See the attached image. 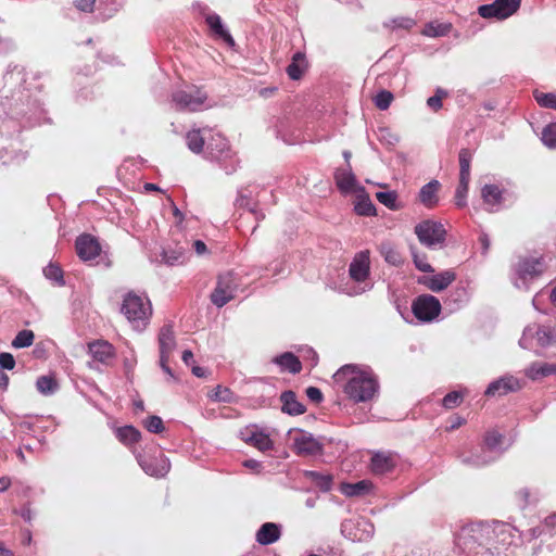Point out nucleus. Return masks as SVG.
Returning <instances> with one entry per match:
<instances>
[{"instance_id": "19", "label": "nucleus", "mask_w": 556, "mask_h": 556, "mask_svg": "<svg viewBox=\"0 0 556 556\" xmlns=\"http://www.w3.org/2000/svg\"><path fill=\"white\" fill-rule=\"evenodd\" d=\"M356 195V202L354 210L361 216H374L376 215V207L371 202L368 193L364 187H357L354 192Z\"/></svg>"}, {"instance_id": "18", "label": "nucleus", "mask_w": 556, "mask_h": 556, "mask_svg": "<svg viewBox=\"0 0 556 556\" xmlns=\"http://www.w3.org/2000/svg\"><path fill=\"white\" fill-rule=\"evenodd\" d=\"M334 180L338 189L343 193H354L357 187H361L356 182V178L351 170L348 168H338L334 173Z\"/></svg>"}, {"instance_id": "40", "label": "nucleus", "mask_w": 556, "mask_h": 556, "mask_svg": "<svg viewBox=\"0 0 556 556\" xmlns=\"http://www.w3.org/2000/svg\"><path fill=\"white\" fill-rule=\"evenodd\" d=\"M34 339L35 336L31 330H22L16 334V337L12 341V346L15 349L28 348L33 344Z\"/></svg>"}, {"instance_id": "37", "label": "nucleus", "mask_w": 556, "mask_h": 556, "mask_svg": "<svg viewBox=\"0 0 556 556\" xmlns=\"http://www.w3.org/2000/svg\"><path fill=\"white\" fill-rule=\"evenodd\" d=\"M186 141L188 148L193 153H201L203 151L204 147V138L201 136V132L199 129H192L187 132L186 135Z\"/></svg>"}, {"instance_id": "15", "label": "nucleus", "mask_w": 556, "mask_h": 556, "mask_svg": "<svg viewBox=\"0 0 556 556\" xmlns=\"http://www.w3.org/2000/svg\"><path fill=\"white\" fill-rule=\"evenodd\" d=\"M207 154L217 161L231 157V150L225 137L217 134L212 136L207 143Z\"/></svg>"}, {"instance_id": "45", "label": "nucleus", "mask_w": 556, "mask_h": 556, "mask_svg": "<svg viewBox=\"0 0 556 556\" xmlns=\"http://www.w3.org/2000/svg\"><path fill=\"white\" fill-rule=\"evenodd\" d=\"M393 101V94L388 90H381L374 99L375 105L379 110H387Z\"/></svg>"}, {"instance_id": "53", "label": "nucleus", "mask_w": 556, "mask_h": 556, "mask_svg": "<svg viewBox=\"0 0 556 556\" xmlns=\"http://www.w3.org/2000/svg\"><path fill=\"white\" fill-rule=\"evenodd\" d=\"M146 427L152 433H161L164 430L163 420L159 416H150L146 421Z\"/></svg>"}, {"instance_id": "57", "label": "nucleus", "mask_w": 556, "mask_h": 556, "mask_svg": "<svg viewBox=\"0 0 556 556\" xmlns=\"http://www.w3.org/2000/svg\"><path fill=\"white\" fill-rule=\"evenodd\" d=\"M96 0H75V7L84 12H92Z\"/></svg>"}, {"instance_id": "61", "label": "nucleus", "mask_w": 556, "mask_h": 556, "mask_svg": "<svg viewBox=\"0 0 556 556\" xmlns=\"http://www.w3.org/2000/svg\"><path fill=\"white\" fill-rule=\"evenodd\" d=\"M170 205L173 207V214L178 219V222H181L184 219L182 213L179 211V208L176 206L172 198H168Z\"/></svg>"}, {"instance_id": "34", "label": "nucleus", "mask_w": 556, "mask_h": 556, "mask_svg": "<svg viewBox=\"0 0 556 556\" xmlns=\"http://www.w3.org/2000/svg\"><path fill=\"white\" fill-rule=\"evenodd\" d=\"M451 29L452 24L450 23L431 22L425 26L422 35L427 37H443L446 36Z\"/></svg>"}, {"instance_id": "20", "label": "nucleus", "mask_w": 556, "mask_h": 556, "mask_svg": "<svg viewBox=\"0 0 556 556\" xmlns=\"http://www.w3.org/2000/svg\"><path fill=\"white\" fill-rule=\"evenodd\" d=\"M280 535V527L277 523L266 522L256 532V541L261 545H269L278 541Z\"/></svg>"}, {"instance_id": "17", "label": "nucleus", "mask_w": 556, "mask_h": 556, "mask_svg": "<svg viewBox=\"0 0 556 556\" xmlns=\"http://www.w3.org/2000/svg\"><path fill=\"white\" fill-rule=\"evenodd\" d=\"M456 275L453 270H444L431 277H426L422 283L433 292H440L446 289L454 280Z\"/></svg>"}, {"instance_id": "43", "label": "nucleus", "mask_w": 556, "mask_h": 556, "mask_svg": "<svg viewBox=\"0 0 556 556\" xmlns=\"http://www.w3.org/2000/svg\"><path fill=\"white\" fill-rule=\"evenodd\" d=\"M470 179L459 178V184L455 193V203L458 207L466 205V195L468 192V185Z\"/></svg>"}, {"instance_id": "33", "label": "nucleus", "mask_w": 556, "mask_h": 556, "mask_svg": "<svg viewBox=\"0 0 556 556\" xmlns=\"http://www.w3.org/2000/svg\"><path fill=\"white\" fill-rule=\"evenodd\" d=\"M482 199L485 204L494 206L502 202V191L495 185H485L481 191Z\"/></svg>"}, {"instance_id": "63", "label": "nucleus", "mask_w": 556, "mask_h": 556, "mask_svg": "<svg viewBox=\"0 0 556 556\" xmlns=\"http://www.w3.org/2000/svg\"><path fill=\"white\" fill-rule=\"evenodd\" d=\"M544 522L547 527H552V528L555 527L556 526V513L546 517Z\"/></svg>"}, {"instance_id": "25", "label": "nucleus", "mask_w": 556, "mask_h": 556, "mask_svg": "<svg viewBox=\"0 0 556 556\" xmlns=\"http://www.w3.org/2000/svg\"><path fill=\"white\" fill-rule=\"evenodd\" d=\"M306 68H307V62H306L305 54L302 52H296L293 55L291 63L287 66L286 71H287L288 76L291 79L296 80L302 77V75L304 74Z\"/></svg>"}, {"instance_id": "49", "label": "nucleus", "mask_w": 556, "mask_h": 556, "mask_svg": "<svg viewBox=\"0 0 556 556\" xmlns=\"http://www.w3.org/2000/svg\"><path fill=\"white\" fill-rule=\"evenodd\" d=\"M462 401H463L462 393H459L457 391H453V392L447 393L443 397V406L448 409L455 408L462 403Z\"/></svg>"}, {"instance_id": "44", "label": "nucleus", "mask_w": 556, "mask_h": 556, "mask_svg": "<svg viewBox=\"0 0 556 556\" xmlns=\"http://www.w3.org/2000/svg\"><path fill=\"white\" fill-rule=\"evenodd\" d=\"M542 141L549 148H556V123L549 124L543 129Z\"/></svg>"}, {"instance_id": "23", "label": "nucleus", "mask_w": 556, "mask_h": 556, "mask_svg": "<svg viewBox=\"0 0 556 556\" xmlns=\"http://www.w3.org/2000/svg\"><path fill=\"white\" fill-rule=\"evenodd\" d=\"M280 400L282 402V412L289 415H301L305 412V407L301 404L292 391H286L281 394Z\"/></svg>"}, {"instance_id": "58", "label": "nucleus", "mask_w": 556, "mask_h": 556, "mask_svg": "<svg viewBox=\"0 0 556 556\" xmlns=\"http://www.w3.org/2000/svg\"><path fill=\"white\" fill-rule=\"evenodd\" d=\"M168 361H169V357H167L166 355L165 356H160V365L162 367V369L170 377V378H175L174 377V374L172 371V369L168 367Z\"/></svg>"}, {"instance_id": "42", "label": "nucleus", "mask_w": 556, "mask_h": 556, "mask_svg": "<svg viewBox=\"0 0 556 556\" xmlns=\"http://www.w3.org/2000/svg\"><path fill=\"white\" fill-rule=\"evenodd\" d=\"M210 399L216 402L229 403L232 400V393L228 388L217 386L211 393Z\"/></svg>"}, {"instance_id": "3", "label": "nucleus", "mask_w": 556, "mask_h": 556, "mask_svg": "<svg viewBox=\"0 0 556 556\" xmlns=\"http://www.w3.org/2000/svg\"><path fill=\"white\" fill-rule=\"evenodd\" d=\"M121 311L138 330L146 328L152 316V305L149 299L134 292L125 295Z\"/></svg>"}, {"instance_id": "56", "label": "nucleus", "mask_w": 556, "mask_h": 556, "mask_svg": "<svg viewBox=\"0 0 556 556\" xmlns=\"http://www.w3.org/2000/svg\"><path fill=\"white\" fill-rule=\"evenodd\" d=\"M305 393L306 396L314 403H319L323 400V393L316 387H308Z\"/></svg>"}, {"instance_id": "7", "label": "nucleus", "mask_w": 556, "mask_h": 556, "mask_svg": "<svg viewBox=\"0 0 556 556\" xmlns=\"http://www.w3.org/2000/svg\"><path fill=\"white\" fill-rule=\"evenodd\" d=\"M237 282L233 274L220 275L216 288L211 294V300L216 306L222 307L235 298Z\"/></svg>"}, {"instance_id": "28", "label": "nucleus", "mask_w": 556, "mask_h": 556, "mask_svg": "<svg viewBox=\"0 0 556 556\" xmlns=\"http://www.w3.org/2000/svg\"><path fill=\"white\" fill-rule=\"evenodd\" d=\"M142 469L152 477H164L169 470L166 459H151L140 462Z\"/></svg>"}, {"instance_id": "12", "label": "nucleus", "mask_w": 556, "mask_h": 556, "mask_svg": "<svg viewBox=\"0 0 556 556\" xmlns=\"http://www.w3.org/2000/svg\"><path fill=\"white\" fill-rule=\"evenodd\" d=\"M520 389L521 384L517 378L513 376H505L491 382L485 390V395L502 396L508 394L509 392H516Z\"/></svg>"}, {"instance_id": "32", "label": "nucleus", "mask_w": 556, "mask_h": 556, "mask_svg": "<svg viewBox=\"0 0 556 556\" xmlns=\"http://www.w3.org/2000/svg\"><path fill=\"white\" fill-rule=\"evenodd\" d=\"M162 260L169 266L181 265L186 261L185 249L181 247L164 249L162 252Z\"/></svg>"}, {"instance_id": "41", "label": "nucleus", "mask_w": 556, "mask_h": 556, "mask_svg": "<svg viewBox=\"0 0 556 556\" xmlns=\"http://www.w3.org/2000/svg\"><path fill=\"white\" fill-rule=\"evenodd\" d=\"M377 200L390 210H397V193L395 191H380L376 193Z\"/></svg>"}, {"instance_id": "64", "label": "nucleus", "mask_w": 556, "mask_h": 556, "mask_svg": "<svg viewBox=\"0 0 556 556\" xmlns=\"http://www.w3.org/2000/svg\"><path fill=\"white\" fill-rule=\"evenodd\" d=\"M0 556H14L11 549H8L0 541Z\"/></svg>"}, {"instance_id": "27", "label": "nucleus", "mask_w": 556, "mask_h": 556, "mask_svg": "<svg viewBox=\"0 0 556 556\" xmlns=\"http://www.w3.org/2000/svg\"><path fill=\"white\" fill-rule=\"evenodd\" d=\"M440 184L438 180H432L425 185L419 192L420 202L427 207H433L438 203V190Z\"/></svg>"}, {"instance_id": "13", "label": "nucleus", "mask_w": 556, "mask_h": 556, "mask_svg": "<svg viewBox=\"0 0 556 556\" xmlns=\"http://www.w3.org/2000/svg\"><path fill=\"white\" fill-rule=\"evenodd\" d=\"M369 263L368 251L357 253L350 264V277L357 282L365 281L369 275Z\"/></svg>"}, {"instance_id": "9", "label": "nucleus", "mask_w": 556, "mask_h": 556, "mask_svg": "<svg viewBox=\"0 0 556 556\" xmlns=\"http://www.w3.org/2000/svg\"><path fill=\"white\" fill-rule=\"evenodd\" d=\"M293 447L298 455L313 456L320 454L323 445L311 434L299 431L293 438Z\"/></svg>"}, {"instance_id": "24", "label": "nucleus", "mask_w": 556, "mask_h": 556, "mask_svg": "<svg viewBox=\"0 0 556 556\" xmlns=\"http://www.w3.org/2000/svg\"><path fill=\"white\" fill-rule=\"evenodd\" d=\"M273 362L280 366L282 370H288L291 374H298L302 369L299 358L290 352L276 356Z\"/></svg>"}, {"instance_id": "21", "label": "nucleus", "mask_w": 556, "mask_h": 556, "mask_svg": "<svg viewBox=\"0 0 556 556\" xmlns=\"http://www.w3.org/2000/svg\"><path fill=\"white\" fill-rule=\"evenodd\" d=\"M395 467V462L391 455L376 453L371 457L370 468L375 475H384Z\"/></svg>"}, {"instance_id": "14", "label": "nucleus", "mask_w": 556, "mask_h": 556, "mask_svg": "<svg viewBox=\"0 0 556 556\" xmlns=\"http://www.w3.org/2000/svg\"><path fill=\"white\" fill-rule=\"evenodd\" d=\"M544 269L542 258H523L518 263L516 271L520 279L529 280L540 276Z\"/></svg>"}, {"instance_id": "50", "label": "nucleus", "mask_w": 556, "mask_h": 556, "mask_svg": "<svg viewBox=\"0 0 556 556\" xmlns=\"http://www.w3.org/2000/svg\"><path fill=\"white\" fill-rule=\"evenodd\" d=\"M447 96V92L442 89H437L435 94L427 100V104L433 111H439L442 108V100Z\"/></svg>"}, {"instance_id": "30", "label": "nucleus", "mask_w": 556, "mask_h": 556, "mask_svg": "<svg viewBox=\"0 0 556 556\" xmlns=\"http://www.w3.org/2000/svg\"><path fill=\"white\" fill-rule=\"evenodd\" d=\"M206 23L211 29L222 39H224L229 46L235 45V40L231 35L225 29L220 17L217 14H211L206 17Z\"/></svg>"}, {"instance_id": "35", "label": "nucleus", "mask_w": 556, "mask_h": 556, "mask_svg": "<svg viewBox=\"0 0 556 556\" xmlns=\"http://www.w3.org/2000/svg\"><path fill=\"white\" fill-rule=\"evenodd\" d=\"M116 437L124 444H132L139 441L140 432L132 426H124L116 430Z\"/></svg>"}, {"instance_id": "39", "label": "nucleus", "mask_w": 556, "mask_h": 556, "mask_svg": "<svg viewBox=\"0 0 556 556\" xmlns=\"http://www.w3.org/2000/svg\"><path fill=\"white\" fill-rule=\"evenodd\" d=\"M459 178L470 179V164L472 154L468 149H462L458 154Z\"/></svg>"}, {"instance_id": "26", "label": "nucleus", "mask_w": 556, "mask_h": 556, "mask_svg": "<svg viewBox=\"0 0 556 556\" xmlns=\"http://www.w3.org/2000/svg\"><path fill=\"white\" fill-rule=\"evenodd\" d=\"M526 376L531 380H538L542 377H547L553 374H556V364H547V363H532L526 369Z\"/></svg>"}, {"instance_id": "54", "label": "nucleus", "mask_w": 556, "mask_h": 556, "mask_svg": "<svg viewBox=\"0 0 556 556\" xmlns=\"http://www.w3.org/2000/svg\"><path fill=\"white\" fill-rule=\"evenodd\" d=\"M15 366V359L11 353H1L0 354V367L3 369L11 370Z\"/></svg>"}, {"instance_id": "4", "label": "nucleus", "mask_w": 556, "mask_h": 556, "mask_svg": "<svg viewBox=\"0 0 556 556\" xmlns=\"http://www.w3.org/2000/svg\"><path fill=\"white\" fill-rule=\"evenodd\" d=\"M415 233L420 243L429 249L442 247L446 237L444 226L431 219L422 220L417 224L415 226Z\"/></svg>"}, {"instance_id": "60", "label": "nucleus", "mask_w": 556, "mask_h": 556, "mask_svg": "<svg viewBox=\"0 0 556 556\" xmlns=\"http://www.w3.org/2000/svg\"><path fill=\"white\" fill-rule=\"evenodd\" d=\"M243 466L253 470H260L262 465L255 459H248L243 463Z\"/></svg>"}, {"instance_id": "59", "label": "nucleus", "mask_w": 556, "mask_h": 556, "mask_svg": "<svg viewBox=\"0 0 556 556\" xmlns=\"http://www.w3.org/2000/svg\"><path fill=\"white\" fill-rule=\"evenodd\" d=\"M193 248L199 255L204 254L206 252V245L201 240H195L193 242Z\"/></svg>"}, {"instance_id": "47", "label": "nucleus", "mask_w": 556, "mask_h": 556, "mask_svg": "<svg viewBox=\"0 0 556 556\" xmlns=\"http://www.w3.org/2000/svg\"><path fill=\"white\" fill-rule=\"evenodd\" d=\"M503 442V435L497 431H489L484 438V446L489 451H495Z\"/></svg>"}, {"instance_id": "48", "label": "nucleus", "mask_w": 556, "mask_h": 556, "mask_svg": "<svg viewBox=\"0 0 556 556\" xmlns=\"http://www.w3.org/2000/svg\"><path fill=\"white\" fill-rule=\"evenodd\" d=\"M535 100L543 108L556 110V94L554 93H535Z\"/></svg>"}, {"instance_id": "29", "label": "nucleus", "mask_w": 556, "mask_h": 556, "mask_svg": "<svg viewBox=\"0 0 556 556\" xmlns=\"http://www.w3.org/2000/svg\"><path fill=\"white\" fill-rule=\"evenodd\" d=\"M372 488V484L368 480H362L356 483H342L341 492L346 496H361L367 494Z\"/></svg>"}, {"instance_id": "10", "label": "nucleus", "mask_w": 556, "mask_h": 556, "mask_svg": "<svg viewBox=\"0 0 556 556\" xmlns=\"http://www.w3.org/2000/svg\"><path fill=\"white\" fill-rule=\"evenodd\" d=\"M76 252L80 260L87 262L100 255L101 247L97 238L91 235H81L75 242Z\"/></svg>"}, {"instance_id": "46", "label": "nucleus", "mask_w": 556, "mask_h": 556, "mask_svg": "<svg viewBox=\"0 0 556 556\" xmlns=\"http://www.w3.org/2000/svg\"><path fill=\"white\" fill-rule=\"evenodd\" d=\"M534 334H535L538 343L541 346H546V345L551 344L554 340V333L547 327H538Z\"/></svg>"}, {"instance_id": "6", "label": "nucleus", "mask_w": 556, "mask_h": 556, "mask_svg": "<svg viewBox=\"0 0 556 556\" xmlns=\"http://www.w3.org/2000/svg\"><path fill=\"white\" fill-rule=\"evenodd\" d=\"M412 311L417 319L431 321L440 314L441 303L433 295L421 294L414 300Z\"/></svg>"}, {"instance_id": "51", "label": "nucleus", "mask_w": 556, "mask_h": 556, "mask_svg": "<svg viewBox=\"0 0 556 556\" xmlns=\"http://www.w3.org/2000/svg\"><path fill=\"white\" fill-rule=\"evenodd\" d=\"M43 273L48 279L63 283V271L59 266L51 264L45 268Z\"/></svg>"}, {"instance_id": "31", "label": "nucleus", "mask_w": 556, "mask_h": 556, "mask_svg": "<svg viewBox=\"0 0 556 556\" xmlns=\"http://www.w3.org/2000/svg\"><path fill=\"white\" fill-rule=\"evenodd\" d=\"M380 253L384 257V261L393 266H400L403 264L402 254L390 242H383L380 244Z\"/></svg>"}, {"instance_id": "55", "label": "nucleus", "mask_w": 556, "mask_h": 556, "mask_svg": "<svg viewBox=\"0 0 556 556\" xmlns=\"http://www.w3.org/2000/svg\"><path fill=\"white\" fill-rule=\"evenodd\" d=\"M393 28L409 29L414 25V21L408 17H397L391 21Z\"/></svg>"}, {"instance_id": "16", "label": "nucleus", "mask_w": 556, "mask_h": 556, "mask_svg": "<svg viewBox=\"0 0 556 556\" xmlns=\"http://www.w3.org/2000/svg\"><path fill=\"white\" fill-rule=\"evenodd\" d=\"M88 351L93 361L102 364H108L115 356L113 345L104 340L90 342L88 344Z\"/></svg>"}, {"instance_id": "1", "label": "nucleus", "mask_w": 556, "mask_h": 556, "mask_svg": "<svg viewBox=\"0 0 556 556\" xmlns=\"http://www.w3.org/2000/svg\"><path fill=\"white\" fill-rule=\"evenodd\" d=\"M508 529L501 525L492 528L486 525H470L462 528L456 538L457 547L466 556H507Z\"/></svg>"}, {"instance_id": "8", "label": "nucleus", "mask_w": 556, "mask_h": 556, "mask_svg": "<svg viewBox=\"0 0 556 556\" xmlns=\"http://www.w3.org/2000/svg\"><path fill=\"white\" fill-rule=\"evenodd\" d=\"M520 1L521 0H495L492 4L480 5L478 13L484 18H507L519 9Z\"/></svg>"}, {"instance_id": "2", "label": "nucleus", "mask_w": 556, "mask_h": 556, "mask_svg": "<svg viewBox=\"0 0 556 556\" xmlns=\"http://www.w3.org/2000/svg\"><path fill=\"white\" fill-rule=\"evenodd\" d=\"M333 379L355 403L371 401L379 391L378 378L367 365H344L334 372Z\"/></svg>"}, {"instance_id": "52", "label": "nucleus", "mask_w": 556, "mask_h": 556, "mask_svg": "<svg viewBox=\"0 0 556 556\" xmlns=\"http://www.w3.org/2000/svg\"><path fill=\"white\" fill-rule=\"evenodd\" d=\"M413 253V261L415 266L424 273H432L433 268L432 266L426 261V256H420L418 253L415 252V250L412 248Z\"/></svg>"}, {"instance_id": "22", "label": "nucleus", "mask_w": 556, "mask_h": 556, "mask_svg": "<svg viewBox=\"0 0 556 556\" xmlns=\"http://www.w3.org/2000/svg\"><path fill=\"white\" fill-rule=\"evenodd\" d=\"M160 356L169 357L176 346L175 336L172 326L162 327L159 334Z\"/></svg>"}, {"instance_id": "11", "label": "nucleus", "mask_w": 556, "mask_h": 556, "mask_svg": "<svg viewBox=\"0 0 556 556\" xmlns=\"http://www.w3.org/2000/svg\"><path fill=\"white\" fill-rule=\"evenodd\" d=\"M241 439L256 447L257 450L265 452L273 448V441L268 434L263 431H258L255 427H247L240 432Z\"/></svg>"}, {"instance_id": "36", "label": "nucleus", "mask_w": 556, "mask_h": 556, "mask_svg": "<svg viewBox=\"0 0 556 556\" xmlns=\"http://www.w3.org/2000/svg\"><path fill=\"white\" fill-rule=\"evenodd\" d=\"M37 390L43 395L53 394L58 388V381L53 376H40L36 381Z\"/></svg>"}, {"instance_id": "5", "label": "nucleus", "mask_w": 556, "mask_h": 556, "mask_svg": "<svg viewBox=\"0 0 556 556\" xmlns=\"http://www.w3.org/2000/svg\"><path fill=\"white\" fill-rule=\"evenodd\" d=\"M207 100V94L195 86L188 90H177L172 94V101L179 111H199Z\"/></svg>"}, {"instance_id": "38", "label": "nucleus", "mask_w": 556, "mask_h": 556, "mask_svg": "<svg viewBox=\"0 0 556 556\" xmlns=\"http://www.w3.org/2000/svg\"><path fill=\"white\" fill-rule=\"evenodd\" d=\"M305 477L309 479L321 491H329L331 488V476L317 471H306Z\"/></svg>"}, {"instance_id": "62", "label": "nucleus", "mask_w": 556, "mask_h": 556, "mask_svg": "<svg viewBox=\"0 0 556 556\" xmlns=\"http://www.w3.org/2000/svg\"><path fill=\"white\" fill-rule=\"evenodd\" d=\"M11 485V480L8 477L0 478V492L8 490Z\"/></svg>"}]
</instances>
